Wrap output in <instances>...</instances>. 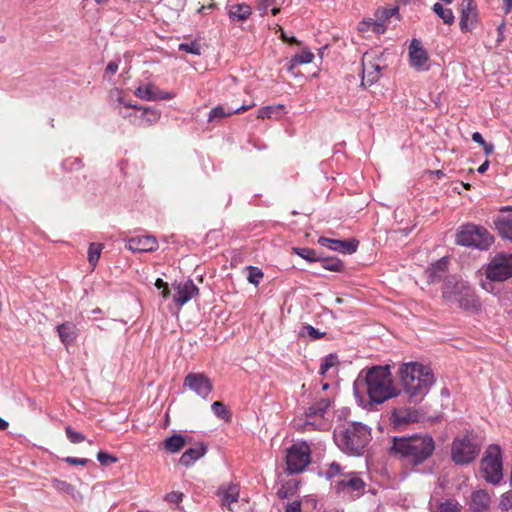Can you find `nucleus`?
I'll use <instances>...</instances> for the list:
<instances>
[{"instance_id":"nucleus-1","label":"nucleus","mask_w":512,"mask_h":512,"mask_svg":"<svg viewBox=\"0 0 512 512\" xmlns=\"http://www.w3.org/2000/svg\"><path fill=\"white\" fill-rule=\"evenodd\" d=\"M359 404L372 406L396 397L399 392L393 386L389 366H373L361 370L353 384Z\"/></svg>"},{"instance_id":"nucleus-2","label":"nucleus","mask_w":512,"mask_h":512,"mask_svg":"<svg viewBox=\"0 0 512 512\" xmlns=\"http://www.w3.org/2000/svg\"><path fill=\"white\" fill-rule=\"evenodd\" d=\"M399 375L403 393L412 403L421 402L435 382L431 369L418 362L403 363Z\"/></svg>"},{"instance_id":"nucleus-3","label":"nucleus","mask_w":512,"mask_h":512,"mask_svg":"<svg viewBox=\"0 0 512 512\" xmlns=\"http://www.w3.org/2000/svg\"><path fill=\"white\" fill-rule=\"evenodd\" d=\"M435 442L429 434L395 437L391 452L410 465L425 462L433 453Z\"/></svg>"},{"instance_id":"nucleus-4","label":"nucleus","mask_w":512,"mask_h":512,"mask_svg":"<svg viewBox=\"0 0 512 512\" xmlns=\"http://www.w3.org/2000/svg\"><path fill=\"white\" fill-rule=\"evenodd\" d=\"M333 438L342 452L361 455L371 441V431L361 422H349L335 428Z\"/></svg>"},{"instance_id":"nucleus-5","label":"nucleus","mask_w":512,"mask_h":512,"mask_svg":"<svg viewBox=\"0 0 512 512\" xmlns=\"http://www.w3.org/2000/svg\"><path fill=\"white\" fill-rule=\"evenodd\" d=\"M482 477L487 483L499 485L504 477L503 456L499 445H489L482 457Z\"/></svg>"},{"instance_id":"nucleus-6","label":"nucleus","mask_w":512,"mask_h":512,"mask_svg":"<svg viewBox=\"0 0 512 512\" xmlns=\"http://www.w3.org/2000/svg\"><path fill=\"white\" fill-rule=\"evenodd\" d=\"M443 297L450 301L458 302L460 307L468 309L474 305L475 294L467 282L458 279L457 276H449L443 284Z\"/></svg>"},{"instance_id":"nucleus-7","label":"nucleus","mask_w":512,"mask_h":512,"mask_svg":"<svg viewBox=\"0 0 512 512\" xmlns=\"http://www.w3.org/2000/svg\"><path fill=\"white\" fill-rule=\"evenodd\" d=\"M311 461V449L307 442H299L287 450L286 465L289 474L302 472Z\"/></svg>"},{"instance_id":"nucleus-8","label":"nucleus","mask_w":512,"mask_h":512,"mask_svg":"<svg viewBox=\"0 0 512 512\" xmlns=\"http://www.w3.org/2000/svg\"><path fill=\"white\" fill-rule=\"evenodd\" d=\"M477 454V443L471 435L458 436L453 440L451 447L452 460L456 464H467Z\"/></svg>"},{"instance_id":"nucleus-9","label":"nucleus","mask_w":512,"mask_h":512,"mask_svg":"<svg viewBox=\"0 0 512 512\" xmlns=\"http://www.w3.org/2000/svg\"><path fill=\"white\" fill-rule=\"evenodd\" d=\"M486 276L492 281H505L512 277V254L499 253L489 263Z\"/></svg>"},{"instance_id":"nucleus-10","label":"nucleus","mask_w":512,"mask_h":512,"mask_svg":"<svg viewBox=\"0 0 512 512\" xmlns=\"http://www.w3.org/2000/svg\"><path fill=\"white\" fill-rule=\"evenodd\" d=\"M331 402L329 398H322L310 406L305 412V421L303 429H324L326 424L323 421L324 414L329 408Z\"/></svg>"},{"instance_id":"nucleus-11","label":"nucleus","mask_w":512,"mask_h":512,"mask_svg":"<svg viewBox=\"0 0 512 512\" xmlns=\"http://www.w3.org/2000/svg\"><path fill=\"white\" fill-rule=\"evenodd\" d=\"M184 386L204 399L213 389L212 381L203 373H189L184 379Z\"/></svg>"},{"instance_id":"nucleus-12","label":"nucleus","mask_w":512,"mask_h":512,"mask_svg":"<svg viewBox=\"0 0 512 512\" xmlns=\"http://www.w3.org/2000/svg\"><path fill=\"white\" fill-rule=\"evenodd\" d=\"M364 486V481L356 473H349L336 482L335 490L354 498L362 493Z\"/></svg>"},{"instance_id":"nucleus-13","label":"nucleus","mask_w":512,"mask_h":512,"mask_svg":"<svg viewBox=\"0 0 512 512\" xmlns=\"http://www.w3.org/2000/svg\"><path fill=\"white\" fill-rule=\"evenodd\" d=\"M456 243L469 248L480 247V227L474 224L460 226L456 234Z\"/></svg>"},{"instance_id":"nucleus-14","label":"nucleus","mask_w":512,"mask_h":512,"mask_svg":"<svg viewBox=\"0 0 512 512\" xmlns=\"http://www.w3.org/2000/svg\"><path fill=\"white\" fill-rule=\"evenodd\" d=\"M478 23L477 6L473 0H462L460 29L462 32H470L476 28Z\"/></svg>"},{"instance_id":"nucleus-15","label":"nucleus","mask_w":512,"mask_h":512,"mask_svg":"<svg viewBox=\"0 0 512 512\" xmlns=\"http://www.w3.org/2000/svg\"><path fill=\"white\" fill-rule=\"evenodd\" d=\"M410 64L418 71L428 70V54L423 48L421 41L413 39L409 46Z\"/></svg>"},{"instance_id":"nucleus-16","label":"nucleus","mask_w":512,"mask_h":512,"mask_svg":"<svg viewBox=\"0 0 512 512\" xmlns=\"http://www.w3.org/2000/svg\"><path fill=\"white\" fill-rule=\"evenodd\" d=\"M318 243L328 248L332 251L339 252L342 254H353L356 252L358 248V241L355 239H349V240H339V239H330L327 237H320L318 239Z\"/></svg>"},{"instance_id":"nucleus-17","label":"nucleus","mask_w":512,"mask_h":512,"mask_svg":"<svg viewBox=\"0 0 512 512\" xmlns=\"http://www.w3.org/2000/svg\"><path fill=\"white\" fill-rule=\"evenodd\" d=\"M173 288L175 290L173 301L178 306H183L184 304L189 302L194 296H196L199 292V289L190 279L184 282L175 283L173 285Z\"/></svg>"},{"instance_id":"nucleus-18","label":"nucleus","mask_w":512,"mask_h":512,"mask_svg":"<svg viewBox=\"0 0 512 512\" xmlns=\"http://www.w3.org/2000/svg\"><path fill=\"white\" fill-rule=\"evenodd\" d=\"M126 247L132 252H153L158 249V241L150 235L134 236L128 239Z\"/></svg>"},{"instance_id":"nucleus-19","label":"nucleus","mask_w":512,"mask_h":512,"mask_svg":"<svg viewBox=\"0 0 512 512\" xmlns=\"http://www.w3.org/2000/svg\"><path fill=\"white\" fill-rule=\"evenodd\" d=\"M362 85H372L380 78L382 67L367 59L365 55L362 59Z\"/></svg>"},{"instance_id":"nucleus-20","label":"nucleus","mask_w":512,"mask_h":512,"mask_svg":"<svg viewBox=\"0 0 512 512\" xmlns=\"http://www.w3.org/2000/svg\"><path fill=\"white\" fill-rule=\"evenodd\" d=\"M135 95L142 100L155 101V100H169L174 97L172 93L163 92L155 89L153 85L140 86L135 90Z\"/></svg>"},{"instance_id":"nucleus-21","label":"nucleus","mask_w":512,"mask_h":512,"mask_svg":"<svg viewBox=\"0 0 512 512\" xmlns=\"http://www.w3.org/2000/svg\"><path fill=\"white\" fill-rule=\"evenodd\" d=\"M217 494L221 498L222 505L232 511L231 505L236 503L239 498V488L235 484L221 485Z\"/></svg>"},{"instance_id":"nucleus-22","label":"nucleus","mask_w":512,"mask_h":512,"mask_svg":"<svg viewBox=\"0 0 512 512\" xmlns=\"http://www.w3.org/2000/svg\"><path fill=\"white\" fill-rule=\"evenodd\" d=\"M207 452V447L204 443H198L196 447L187 449L179 459L181 465L189 467L193 465L198 459L203 457Z\"/></svg>"},{"instance_id":"nucleus-23","label":"nucleus","mask_w":512,"mask_h":512,"mask_svg":"<svg viewBox=\"0 0 512 512\" xmlns=\"http://www.w3.org/2000/svg\"><path fill=\"white\" fill-rule=\"evenodd\" d=\"M493 223L499 235L512 242V215L500 214L494 218Z\"/></svg>"},{"instance_id":"nucleus-24","label":"nucleus","mask_w":512,"mask_h":512,"mask_svg":"<svg viewBox=\"0 0 512 512\" xmlns=\"http://www.w3.org/2000/svg\"><path fill=\"white\" fill-rule=\"evenodd\" d=\"M57 332L61 342L65 345L72 344L78 336L77 326L73 322H65L58 325Z\"/></svg>"},{"instance_id":"nucleus-25","label":"nucleus","mask_w":512,"mask_h":512,"mask_svg":"<svg viewBox=\"0 0 512 512\" xmlns=\"http://www.w3.org/2000/svg\"><path fill=\"white\" fill-rule=\"evenodd\" d=\"M254 104L252 105H242L238 108H235V109H232V108H229V109H225L223 106H217L215 108H213L210 113H209V117H208V121L209 122H214L216 120H221L225 117H228L232 114H236V113H241V112H245L247 110H249L250 108L253 107Z\"/></svg>"},{"instance_id":"nucleus-26","label":"nucleus","mask_w":512,"mask_h":512,"mask_svg":"<svg viewBox=\"0 0 512 512\" xmlns=\"http://www.w3.org/2000/svg\"><path fill=\"white\" fill-rule=\"evenodd\" d=\"M251 7L247 4H235L229 8L228 15L232 21H244L251 15Z\"/></svg>"},{"instance_id":"nucleus-27","label":"nucleus","mask_w":512,"mask_h":512,"mask_svg":"<svg viewBox=\"0 0 512 512\" xmlns=\"http://www.w3.org/2000/svg\"><path fill=\"white\" fill-rule=\"evenodd\" d=\"M187 443L186 438L181 434H173L165 439L164 448L170 453L179 452Z\"/></svg>"},{"instance_id":"nucleus-28","label":"nucleus","mask_w":512,"mask_h":512,"mask_svg":"<svg viewBox=\"0 0 512 512\" xmlns=\"http://www.w3.org/2000/svg\"><path fill=\"white\" fill-rule=\"evenodd\" d=\"M51 486L56 491L61 492V493H66L74 499H77L81 496L79 491H77L73 485H71L70 483H68L66 481L53 478L51 480Z\"/></svg>"},{"instance_id":"nucleus-29","label":"nucleus","mask_w":512,"mask_h":512,"mask_svg":"<svg viewBox=\"0 0 512 512\" xmlns=\"http://www.w3.org/2000/svg\"><path fill=\"white\" fill-rule=\"evenodd\" d=\"M140 110H142L140 116V125L150 126L155 124L160 119L161 113L155 108L146 107L141 108Z\"/></svg>"},{"instance_id":"nucleus-30","label":"nucleus","mask_w":512,"mask_h":512,"mask_svg":"<svg viewBox=\"0 0 512 512\" xmlns=\"http://www.w3.org/2000/svg\"><path fill=\"white\" fill-rule=\"evenodd\" d=\"M430 509L432 512H460L458 503L454 500H445L443 502H430Z\"/></svg>"},{"instance_id":"nucleus-31","label":"nucleus","mask_w":512,"mask_h":512,"mask_svg":"<svg viewBox=\"0 0 512 512\" xmlns=\"http://www.w3.org/2000/svg\"><path fill=\"white\" fill-rule=\"evenodd\" d=\"M449 263V259L447 257H442L438 261L432 264L431 268L428 270V279L430 282L438 281L440 276L437 275L438 272H444L447 269Z\"/></svg>"},{"instance_id":"nucleus-32","label":"nucleus","mask_w":512,"mask_h":512,"mask_svg":"<svg viewBox=\"0 0 512 512\" xmlns=\"http://www.w3.org/2000/svg\"><path fill=\"white\" fill-rule=\"evenodd\" d=\"M432 10L446 25L454 23L455 17L450 8H445L441 3L437 2L433 5Z\"/></svg>"},{"instance_id":"nucleus-33","label":"nucleus","mask_w":512,"mask_h":512,"mask_svg":"<svg viewBox=\"0 0 512 512\" xmlns=\"http://www.w3.org/2000/svg\"><path fill=\"white\" fill-rule=\"evenodd\" d=\"M292 252L298 255L299 257L307 260L308 262H317L320 260V257L317 255V252L311 248L293 247Z\"/></svg>"},{"instance_id":"nucleus-34","label":"nucleus","mask_w":512,"mask_h":512,"mask_svg":"<svg viewBox=\"0 0 512 512\" xmlns=\"http://www.w3.org/2000/svg\"><path fill=\"white\" fill-rule=\"evenodd\" d=\"M284 106L281 104L265 106L258 110L257 117L260 119L271 118L274 115H279L283 112Z\"/></svg>"},{"instance_id":"nucleus-35","label":"nucleus","mask_w":512,"mask_h":512,"mask_svg":"<svg viewBox=\"0 0 512 512\" xmlns=\"http://www.w3.org/2000/svg\"><path fill=\"white\" fill-rule=\"evenodd\" d=\"M319 262H321L322 267L326 270L332 272H341L344 268L343 262L338 258H321Z\"/></svg>"},{"instance_id":"nucleus-36","label":"nucleus","mask_w":512,"mask_h":512,"mask_svg":"<svg viewBox=\"0 0 512 512\" xmlns=\"http://www.w3.org/2000/svg\"><path fill=\"white\" fill-rule=\"evenodd\" d=\"M393 422L397 425L406 424L414 420L411 412L401 409H395L392 413Z\"/></svg>"},{"instance_id":"nucleus-37","label":"nucleus","mask_w":512,"mask_h":512,"mask_svg":"<svg viewBox=\"0 0 512 512\" xmlns=\"http://www.w3.org/2000/svg\"><path fill=\"white\" fill-rule=\"evenodd\" d=\"M299 334L302 337H308L312 340L319 339L325 335L324 332H320L318 329H316L313 326L308 325V324L302 326Z\"/></svg>"},{"instance_id":"nucleus-38","label":"nucleus","mask_w":512,"mask_h":512,"mask_svg":"<svg viewBox=\"0 0 512 512\" xmlns=\"http://www.w3.org/2000/svg\"><path fill=\"white\" fill-rule=\"evenodd\" d=\"M213 413L220 419L223 420H229L230 419V413L226 407V405L223 402L215 401L212 406Z\"/></svg>"},{"instance_id":"nucleus-39","label":"nucleus","mask_w":512,"mask_h":512,"mask_svg":"<svg viewBox=\"0 0 512 512\" xmlns=\"http://www.w3.org/2000/svg\"><path fill=\"white\" fill-rule=\"evenodd\" d=\"M102 244L91 243L88 250V261L92 266H95L100 258L102 251Z\"/></svg>"},{"instance_id":"nucleus-40","label":"nucleus","mask_w":512,"mask_h":512,"mask_svg":"<svg viewBox=\"0 0 512 512\" xmlns=\"http://www.w3.org/2000/svg\"><path fill=\"white\" fill-rule=\"evenodd\" d=\"M338 357L335 354H329L322 360L320 373L322 375L326 374L328 370L338 364Z\"/></svg>"},{"instance_id":"nucleus-41","label":"nucleus","mask_w":512,"mask_h":512,"mask_svg":"<svg viewBox=\"0 0 512 512\" xmlns=\"http://www.w3.org/2000/svg\"><path fill=\"white\" fill-rule=\"evenodd\" d=\"M314 54L308 50L304 49L300 53L295 54V56L292 58V61L297 64H309L313 61Z\"/></svg>"},{"instance_id":"nucleus-42","label":"nucleus","mask_w":512,"mask_h":512,"mask_svg":"<svg viewBox=\"0 0 512 512\" xmlns=\"http://www.w3.org/2000/svg\"><path fill=\"white\" fill-rule=\"evenodd\" d=\"M179 50L193 54V55H200L201 54V47L200 44L196 41H191L188 43H181L179 45Z\"/></svg>"},{"instance_id":"nucleus-43","label":"nucleus","mask_w":512,"mask_h":512,"mask_svg":"<svg viewBox=\"0 0 512 512\" xmlns=\"http://www.w3.org/2000/svg\"><path fill=\"white\" fill-rule=\"evenodd\" d=\"M398 13V8H386V9H378L375 13V17L384 23L391 18L392 16Z\"/></svg>"},{"instance_id":"nucleus-44","label":"nucleus","mask_w":512,"mask_h":512,"mask_svg":"<svg viewBox=\"0 0 512 512\" xmlns=\"http://www.w3.org/2000/svg\"><path fill=\"white\" fill-rule=\"evenodd\" d=\"M499 506L503 511L512 512V490L502 494Z\"/></svg>"},{"instance_id":"nucleus-45","label":"nucleus","mask_w":512,"mask_h":512,"mask_svg":"<svg viewBox=\"0 0 512 512\" xmlns=\"http://www.w3.org/2000/svg\"><path fill=\"white\" fill-rule=\"evenodd\" d=\"M66 436L71 443L78 444L85 440V436L82 433H79L72 429L71 426H67L65 428Z\"/></svg>"},{"instance_id":"nucleus-46","label":"nucleus","mask_w":512,"mask_h":512,"mask_svg":"<svg viewBox=\"0 0 512 512\" xmlns=\"http://www.w3.org/2000/svg\"><path fill=\"white\" fill-rule=\"evenodd\" d=\"M262 277H263V273L260 269L253 267V266H250L248 268L247 280L250 283H252L254 285H258L260 280L262 279Z\"/></svg>"},{"instance_id":"nucleus-47","label":"nucleus","mask_w":512,"mask_h":512,"mask_svg":"<svg viewBox=\"0 0 512 512\" xmlns=\"http://www.w3.org/2000/svg\"><path fill=\"white\" fill-rule=\"evenodd\" d=\"M62 166L68 171L78 170L82 167V160L80 158H68L63 161Z\"/></svg>"},{"instance_id":"nucleus-48","label":"nucleus","mask_w":512,"mask_h":512,"mask_svg":"<svg viewBox=\"0 0 512 512\" xmlns=\"http://www.w3.org/2000/svg\"><path fill=\"white\" fill-rule=\"evenodd\" d=\"M97 460L103 466H108L112 463L117 462V458L107 452L99 451L97 454Z\"/></svg>"},{"instance_id":"nucleus-49","label":"nucleus","mask_w":512,"mask_h":512,"mask_svg":"<svg viewBox=\"0 0 512 512\" xmlns=\"http://www.w3.org/2000/svg\"><path fill=\"white\" fill-rule=\"evenodd\" d=\"M162 4L172 11L178 12L185 6V0H162Z\"/></svg>"},{"instance_id":"nucleus-50","label":"nucleus","mask_w":512,"mask_h":512,"mask_svg":"<svg viewBox=\"0 0 512 512\" xmlns=\"http://www.w3.org/2000/svg\"><path fill=\"white\" fill-rule=\"evenodd\" d=\"M341 473V466L336 463L332 462L329 464L328 469L324 472V475L327 479H330L332 477H335Z\"/></svg>"},{"instance_id":"nucleus-51","label":"nucleus","mask_w":512,"mask_h":512,"mask_svg":"<svg viewBox=\"0 0 512 512\" xmlns=\"http://www.w3.org/2000/svg\"><path fill=\"white\" fill-rule=\"evenodd\" d=\"M480 491H473L471 494L470 510L480 512Z\"/></svg>"},{"instance_id":"nucleus-52","label":"nucleus","mask_w":512,"mask_h":512,"mask_svg":"<svg viewBox=\"0 0 512 512\" xmlns=\"http://www.w3.org/2000/svg\"><path fill=\"white\" fill-rule=\"evenodd\" d=\"M183 494L181 492L172 491L166 495V500L170 503L178 504L182 501Z\"/></svg>"},{"instance_id":"nucleus-53","label":"nucleus","mask_w":512,"mask_h":512,"mask_svg":"<svg viewBox=\"0 0 512 512\" xmlns=\"http://www.w3.org/2000/svg\"><path fill=\"white\" fill-rule=\"evenodd\" d=\"M494 242V237L487 231L482 229V249L489 247Z\"/></svg>"},{"instance_id":"nucleus-54","label":"nucleus","mask_w":512,"mask_h":512,"mask_svg":"<svg viewBox=\"0 0 512 512\" xmlns=\"http://www.w3.org/2000/svg\"><path fill=\"white\" fill-rule=\"evenodd\" d=\"M385 30H386V26L383 21H380L377 18L375 20H373V25H372L373 32H375L377 34H382L385 32Z\"/></svg>"},{"instance_id":"nucleus-55","label":"nucleus","mask_w":512,"mask_h":512,"mask_svg":"<svg viewBox=\"0 0 512 512\" xmlns=\"http://www.w3.org/2000/svg\"><path fill=\"white\" fill-rule=\"evenodd\" d=\"M65 462L70 465H86L89 462L87 458H76V457H66Z\"/></svg>"},{"instance_id":"nucleus-56","label":"nucleus","mask_w":512,"mask_h":512,"mask_svg":"<svg viewBox=\"0 0 512 512\" xmlns=\"http://www.w3.org/2000/svg\"><path fill=\"white\" fill-rule=\"evenodd\" d=\"M276 0H258V9L261 11V15H263L268 7L274 5Z\"/></svg>"},{"instance_id":"nucleus-57","label":"nucleus","mask_w":512,"mask_h":512,"mask_svg":"<svg viewBox=\"0 0 512 512\" xmlns=\"http://www.w3.org/2000/svg\"><path fill=\"white\" fill-rule=\"evenodd\" d=\"M119 60L110 61L106 67L105 73L109 75H114L119 68Z\"/></svg>"},{"instance_id":"nucleus-58","label":"nucleus","mask_w":512,"mask_h":512,"mask_svg":"<svg viewBox=\"0 0 512 512\" xmlns=\"http://www.w3.org/2000/svg\"><path fill=\"white\" fill-rule=\"evenodd\" d=\"M372 25H373V19L363 20L362 22L359 23L358 30L360 32H366V31H369L370 29L372 30Z\"/></svg>"},{"instance_id":"nucleus-59","label":"nucleus","mask_w":512,"mask_h":512,"mask_svg":"<svg viewBox=\"0 0 512 512\" xmlns=\"http://www.w3.org/2000/svg\"><path fill=\"white\" fill-rule=\"evenodd\" d=\"M285 512H301L300 502L294 501L287 505Z\"/></svg>"},{"instance_id":"nucleus-60","label":"nucleus","mask_w":512,"mask_h":512,"mask_svg":"<svg viewBox=\"0 0 512 512\" xmlns=\"http://www.w3.org/2000/svg\"><path fill=\"white\" fill-rule=\"evenodd\" d=\"M482 148L484 149V152L486 155H490L494 152V146L490 143H486L483 138H482Z\"/></svg>"},{"instance_id":"nucleus-61","label":"nucleus","mask_w":512,"mask_h":512,"mask_svg":"<svg viewBox=\"0 0 512 512\" xmlns=\"http://www.w3.org/2000/svg\"><path fill=\"white\" fill-rule=\"evenodd\" d=\"M503 1V11L505 14H508L512 10V0H502Z\"/></svg>"},{"instance_id":"nucleus-62","label":"nucleus","mask_w":512,"mask_h":512,"mask_svg":"<svg viewBox=\"0 0 512 512\" xmlns=\"http://www.w3.org/2000/svg\"><path fill=\"white\" fill-rule=\"evenodd\" d=\"M117 101L119 103L123 104L125 107L134 108V109H141V107H139V106L132 105L130 103L125 102L124 99L120 95L118 96Z\"/></svg>"},{"instance_id":"nucleus-63","label":"nucleus","mask_w":512,"mask_h":512,"mask_svg":"<svg viewBox=\"0 0 512 512\" xmlns=\"http://www.w3.org/2000/svg\"><path fill=\"white\" fill-rule=\"evenodd\" d=\"M155 286L158 288V289H163L164 287L167 286V284L160 278H158L155 282Z\"/></svg>"},{"instance_id":"nucleus-64","label":"nucleus","mask_w":512,"mask_h":512,"mask_svg":"<svg viewBox=\"0 0 512 512\" xmlns=\"http://www.w3.org/2000/svg\"><path fill=\"white\" fill-rule=\"evenodd\" d=\"M277 495L279 498L284 499L287 497V491L285 490L284 487H282L277 491Z\"/></svg>"}]
</instances>
